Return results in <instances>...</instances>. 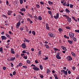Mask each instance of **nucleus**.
Returning <instances> with one entry per match:
<instances>
[{
	"mask_svg": "<svg viewBox=\"0 0 79 79\" xmlns=\"http://www.w3.org/2000/svg\"><path fill=\"white\" fill-rule=\"evenodd\" d=\"M63 16L64 17H65L67 19H68V18L69 17V16L67 15H63Z\"/></svg>",
	"mask_w": 79,
	"mask_h": 79,
	"instance_id": "24",
	"label": "nucleus"
},
{
	"mask_svg": "<svg viewBox=\"0 0 79 79\" xmlns=\"http://www.w3.org/2000/svg\"><path fill=\"white\" fill-rule=\"evenodd\" d=\"M32 33L34 35H35V32L34 31H32Z\"/></svg>",
	"mask_w": 79,
	"mask_h": 79,
	"instance_id": "32",
	"label": "nucleus"
},
{
	"mask_svg": "<svg viewBox=\"0 0 79 79\" xmlns=\"http://www.w3.org/2000/svg\"><path fill=\"white\" fill-rule=\"evenodd\" d=\"M72 39L75 42H76V41H77V39H76V38L75 37H73V38H72Z\"/></svg>",
	"mask_w": 79,
	"mask_h": 79,
	"instance_id": "23",
	"label": "nucleus"
},
{
	"mask_svg": "<svg viewBox=\"0 0 79 79\" xmlns=\"http://www.w3.org/2000/svg\"><path fill=\"white\" fill-rule=\"evenodd\" d=\"M23 58L24 59H25V60L27 59V56H23Z\"/></svg>",
	"mask_w": 79,
	"mask_h": 79,
	"instance_id": "40",
	"label": "nucleus"
},
{
	"mask_svg": "<svg viewBox=\"0 0 79 79\" xmlns=\"http://www.w3.org/2000/svg\"><path fill=\"white\" fill-rule=\"evenodd\" d=\"M39 76H40V77L41 78V79H42L44 78V76L41 74H40Z\"/></svg>",
	"mask_w": 79,
	"mask_h": 79,
	"instance_id": "28",
	"label": "nucleus"
},
{
	"mask_svg": "<svg viewBox=\"0 0 79 79\" xmlns=\"http://www.w3.org/2000/svg\"><path fill=\"white\" fill-rule=\"evenodd\" d=\"M2 51H3V48L1 47L0 48V52H2Z\"/></svg>",
	"mask_w": 79,
	"mask_h": 79,
	"instance_id": "44",
	"label": "nucleus"
},
{
	"mask_svg": "<svg viewBox=\"0 0 79 79\" xmlns=\"http://www.w3.org/2000/svg\"><path fill=\"white\" fill-rule=\"evenodd\" d=\"M48 13H49V15H51L52 14V11H50V10H48Z\"/></svg>",
	"mask_w": 79,
	"mask_h": 79,
	"instance_id": "39",
	"label": "nucleus"
},
{
	"mask_svg": "<svg viewBox=\"0 0 79 79\" xmlns=\"http://www.w3.org/2000/svg\"><path fill=\"white\" fill-rule=\"evenodd\" d=\"M24 40L25 41V42H28V43H29L30 41H29V40H27V39H24Z\"/></svg>",
	"mask_w": 79,
	"mask_h": 79,
	"instance_id": "27",
	"label": "nucleus"
},
{
	"mask_svg": "<svg viewBox=\"0 0 79 79\" xmlns=\"http://www.w3.org/2000/svg\"><path fill=\"white\" fill-rule=\"evenodd\" d=\"M46 28L47 30H49V29H50V27H49L48 26L46 27Z\"/></svg>",
	"mask_w": 79,
	"mask_h": 79,
	"instance_id": "45",
	"label": "nucleus"
},
{
	"mask_svg": "<svg viewBox=\"0 0 79 79\" xmlns=\"http://www.w3.org/2000/svg\"><path fill=\"white\" fill-rule=\"evenodd\" d=\"M53 50H55V51H60V49H58L56 48H53Z\"/></svg>",
	"mask_w": 79,
	"mask_h": 79,
	"instance_id": "20",
	"label": "nucleus"
},
{
	"mask_svg": "<svg viewBox=\"0 0 79 79\" xmlns=\"http://www.w3.org/2000/svg\"><path fill=\"white\" fill-rule=\"evenodd\" d=\"M66 6H69V2L67 3V4H66Z\"/></svg>",
	"mask_w": 79,
	"mask_h": 79,
	"instance_id": "43",
	"label": "nucleus"
},
{
	"mask_svg": "<svg viewBox=\"0 0 79 79\" xmlns=\"http://www.w3.org/2000/svg\"><path fill=\"white\" fill-rule=\"evenodd\" d=\"M23 67L24 68V69H27V67L26 66H23Z\"/></svg>",
	"mask_w": 79,
	"mask_h": 79,
	"instance_id": "41",
	"label": "nucleus"
},
{
	"mask_svg": "<svg viewBox=\"0 0 79 79\" xmlns=\"http://www.w3.org/2000/svg\"><path fill=\"white\" fill-rule=\"evenodd\" d=\"M70 8H73V5L72 4H70Z\"/></svg>",
	"mask_w": 79,
	"mask_h": 79,
	"instance_id": "52",
	"label": "nucleus"
},
{
	"mask_svg": "<svg viewBox=\"0 0 79 79\" xmlns=\"http://www.w3.org/2000/svg\"><path fill=\"white\" fill-rule=\"evenodd\" d=\"M66 28L67 29H71V27H66Z\"/></svg>",
	"mask_w": 79,
	"mask_h": 79,
	"instance_id": "42",
	"label": "nucleus"
},
{
	"mask_svg": "<svg viewBox=\"0 0 79 79\" xmlns=\"http://www.w3.org/2000/svg\"><path fill=\"white\" fill-rule=\"evenodd\" d=\"M68 61H71V60H73V58H72V57L71 56H68Z\"/></svg>",
	"mask_w": 79,
	"mask_h": 79,
	"instance_id": "12",
	"label": "nucleus"
},
{
	"mask_svg": "<svg viewBox=\"0 0 79 79\" xmlns=\"http://www.w3.org/2000/svg\"><path fill=\"white\" fill-rule=\"evenodd\" d=\"M39 20H40V21L42 20V18L41 16H39L38 17V19Z\"/></svg>",
	"mask_w": 79,
	"mask_h": 79,
	"instance_id": "26",
	"label": "nucleus"
},
{
	"mask_svg": "<svg viewBox=\"0 0 79 79\" xmlns=\"http://www.w3.org/2000/svg\"><path fill=\"white\" fill-rule=\"evenodd\" d=\"M61 73H63L65 75H68V72L67 71H65L64 70H61Z\"/></svg>",
	"mask_w": 79,
	"mask_h": 79,
	"instance_id": "4",
	"label": "nucleus"
},
{
	"mask_svg": "<svg viewBox=\"0 0 79 79\" xmlns=\"http://www.w3.org/2000/svg\"><path fill=\"white\" fill-rule=\"evenodd\" d=\"M10 52L11 53H12V54H15V50L13 48H12L11 49Z\"/></svg>",
	"mask_w": 79,
	"mask_h": 79,
	"instance_id": "10",
	"label": "nucleus"
},
{
	"mask_svg": "<svg viewBox=\"0 0 79 79\" xmlns=\"http://www.w3.org/2000/svg\"><path fill=\"white\" fill-rule=\"evenodd\" d=\"M40 68L41 70H42V69H43V66L42 65H40Z\"/></svg>",
	"mask_w": 79,
	"mask_h": 79,
	"instance_id": "29",
	"label": "nucleus"
},
{
	"mask_svg": "<svg viewBox=\"0 0 79 79\" xmlns=\"http://www.w3.org/2000/svg\"><path fill=\"white\" fill-rule=\"evenodd\" d=\"M13 13V12L11 10H8L7 12V15L10 16L11 15V13Z\"/></svg>",
	"mask_w": 79,
	"mask_h": 79,
	"instance_id": "9",
	"label": "nucleus"
},
{
	"mask_svg": "<svg viewBox=\"0 0 79 79\" xmlns=\"http://www.w3.org/2000/svg\"><path fill=\"white\" fill-rule=\"evenodd\" d=\"M21 25V21L19 20V22L17 23L16 26H20Z\"/></svg>",
	"mask_w": 79,
	"mask_h": 79,
	"instance_id": "11",
	"label": "nucleus"
},
{
	"mask_svg": "<svg viewBox=\"0 0 79 79\" xmlns=\"http://www.w3.org/2000/svg\"><path fill=\"white\" fill-rule=\"evenodd\" d=\"M48 35L50 37H55V35L52 32H49Z\"/></svg>",
	"mask_w": 79,
	"mask_h": 79,
	"instance_id": "1",
	"label": "nucleus"
},
{
	"mask_svg": "<svg viewBox=\"0 0 79 79\" xmlns=\"http://www.w3.org/2000/svg\"><path fill=\"white\" fill-rule=\"evenodd\" d=\"M54 17L56 19H58L59 18V13H57L56 15L54 16Z\"/></svg>",
	"mask_w": 79,
	"mask_h": 79,
	"instance_id": "6",
	"label": "nucleus"
},
{
	"mask_svg": "<svg viewBox=\"0 0 79 79\" xmlns=\"http://www.w3.org/2000/svg\"><path fill=\"white\" fill-rule=\"evenodd\" d=\"M19 66H23V64L22 63L20 62L19 64Z\"/></svg>",
	"mask_w": 79,
	"mask_h": 79,
	"instance_id": "34",
	"label": "nucleus"
},
{
	"mask_svg": "<svg viewBox=\"0 0 79 79\" xmlns=\"http://www.w3.org/2000/svg\"><path fill=\"white\" fill-rule=\"evenodd\" d=\"M13 75H15V74H16V72H15V71H14L13 72Z\"/></svg>",
	"mask_w": 79,
	"mask_h": 79,
	"instance_id": "56",
	"label": "nucleus"
},
{
	"mask_svg": "<svg viewBox=\"0 0 79 79\" xmlns=\"http://www.w3.org/2000/svg\"><path fill=\"white\" fill-rule=\"evenodd\" d=\"M67 21L69 23H71V18L69 17L68 18H67Z\"/></svg>",
	"mask_w": 79,
	"mask_h": 79,
	"instance_id": "14",
	"label": "nucleus"
},
{
	"mask_svg": "<svg viewBox=\"0 0 79 79\" xmlns=\"http://www.w3.org/2000/svg\"><path fill=\"white\" fill-rule=\"evenodd\" d=\"M61 48L63 49V50H65V51L66 50V48L64 46H61Z\"/></svg>",
	"mask_w": 79,
	"mask_h": 79,
	"instance_id": "16",
	"label": "nucleus"
},
{
	"mask_svg": "<svg viewBox=\"0 0 79 79\" xmlns=\"http://www.w3.org/2000/svg\"><path fill=\"white\" fill-rule=\"evenodd\" d=\"M75 32H78L79 33V30H75Z\"/></svg>",
	"mask_w": 79,
	"mask_h": 79,
	"instance_id": "54",
	"label": "nucleus"
},
{
	"mask_svg": "<svg viewBox=\"0 0 79 79\" xmlns=\"http://www.w3.org/2000/svg\"><path fill=\"white\" fill-rule=\"evenodd\" d=\"M1 38L2 39V40H6V37L5 36H2L1 37Z\"/></svg>",
	"mask_w": 79,
	"mask_h": 79,
	"instance_id": "13",
	"label": "nucleus"
},
{
	"mask_svg": "<svg viewBox=\"0 0 79 79\" xmlns=\"http://www.w3.org/2000/svg\"><path fill=\"white\" fill-rule=\"evenodd\" d=\"M56 57L57 59H59V60L61 59V57L60 56V53H57L56 55Z\"/></svg>",
	"mask_w": 79,
	"mask_h": 79,
	"instance_id": "2",
	"label": "nucleus"
},
{
	"mask_svg": "<svg viewBox=\"0 0 79 79\" xmlns=\"http://www.w3.org/2000/svg\"><path fill=\"white\" fill-rule=\"evenodd\" d=\"M10 64H11V67H13V66H14V65H13V64L11 62L10 63Z\"/></svg>",
	"mask_w": 79,
	"mask_h": 79,
	"instance_id": "51",
	"label": "nucleus"
},
{
	"mask_svg": "<svg viewBox=\"0 0 79 79\" xmlns=\"http://www.w3.org/2000/svg\"><path fill=\"white\" fill-rule=\"evenodd\" d=\"M22 47L23 48H26V44L25 43H23L22 44Z\"/></svg>",
	"mask_w": 79,
	"mask_h": 79,
	"instance_id": "7",
	"label": "nucleus"
},
{
	"mask_svg": "<svg viewBox=\"0 0 79 79\" xmlns=\"http://www.w3.org/2000/svg\"><path fill=\"white\" fill-rule=\"evenodd\" d=\"M48 42H47V41H45V42H44V44H45L46 45H47V44H48Z\"/></svg>",
	"mask_w": 79,
	"mask_h": 79,
	"instance_id": "59",
	"label": "nucleus"
},
{
	"mask_svg": "<svg viewBox=\"0 0 79 79\" xmlns=\"http://www.w3.org/2000/svg\"><path fill=\"white\" fill-rule=\"evenodd\" d=\"M20 4H23V0H19Z\"/></svg>",
	"mask_w": 79,
	"mask_h": 79,
	"instance_id": "37",
	"label": "nucleus"
},
{
	"mask_svg": "<svg viewBox=\"0 0 79 79\" xmlns=\"http://www.w3.org/2000/svg\"><path fill=\"white\" fill-rule=\"evenodd\" d=\"M15 56L16 58H18L19 57V55L18 54H17Z\"/></svg>",
	"mask_w": 79,
	"mask_h": 79,
	"instance_id": "53",
	"label": "nucleus"
},
{
	"mask_svg": "<svg viewBox=\"0 0 79 79\" xmlns=\"http://www.w3.org/2000/svg\"><path fill=\"white\" fill-rule=\"evenodd\" d=\"M27 63L28 64H30L31 63V61L28 60H27Z\"/></svg>",
	"mask_w": 79,
	"mask_h": 79,
	"instance_id": "31",
	"label": "nucleus"
},
{
	"mask_svg": "<svg viewBox=\"0 0 79 79\" xmlns=\"http://www.w3.org/2000/svg\"><path fill=\"white\" fill-rule=\"evenodd\" d=\"M2 69L4 71H5L6 69V68L5 67H3Z\"/></svg>",
	"mask_w": 79,
	"mask_h": 79,
	"instance_id": "49",
	"label": "nucleus"
},
{
	"mask_svg": "<svg viewBox=\"0 0 79 79\" xmlns=\"http://www.w3.org/2000/svg\"><path fill=\"white\" fill-rule=\"evenodd\" d=\"M36 6L37 8H40V6L39 4H36Z\"/></svg>",
	"mask_w": 79,
	"mask_h": 79,
	"instance_id": "36",
	"label": "nucleus"
},
{
	"mask_svg": "<svg viewBox=\"0 0 79 79\" xmlns=\"http://www.w3.org/2000/svg\"><path fill=\"white\" fill-rule=\"evenodd\" d=\"M21 11H24V12H25L26 11V9L25 8H22V9H21L20 10Z\"/></svg>",
	"mask_w": 79,
	"mask_h": 79,
	"instance_id": "17",
	"label": "nucleus"
},
{
	"mask_svg": "<svg viewBox=\"0 0 79 79\" xmlns=\"http://www.w3.org/2000/svg\"><path fill=\"white\" fill-rule=\"evenodd\" d=\"M22 53L23 54L24 53H27V52H26L25 50H23L22 51Z\"/></svg>",
	"mask_w": 79,
	"mask_h": 79,
	"instance_id": "46",
	"label": "nucleus"
},
{
	"mask_svg": "<svg viewBox=\"0 0 79 79\" xmlns=\"http://www.w3.org/2000/svg\"><path fill=\"white\" fill-rule=\"evenodd\" d=\"M71 54L73 56H76V54H75V53H74L72 52L71 53Z\"/></svg>",
	"mask_w": 79,
	"mask_h": 79,
	"instance_id": "33",
	"label": "nucleus"
},
{
	"mask_svg": "<svg viewBox=\"0 0 79 79\" xmlns=\"http://www.w3.org/2000/svg\"><path fill=\"white\" fill-rule=\"evenodd\" d=\"M65 11L67 13H70V11L69 10L68 8L66 9Z\"/></svg>",
	"mask_w": 79,
	"mask_h": 79,
	"instance_id": "21",
	"label": "nucleus"
},
{
	"mask_svg": "<svg viewBox=\"0 0 79 79\" xmlns=\"http://www.w3.org/2000/svg\"><path fill=\"white\" fill-rule=\"evenodd\" d=\"M51 72V70H50V69H48L47 71V74H50V73Z\"/></svg>",
	"mask_w": 79,
	"mask_h": 79,
	"instance_id": "15",
	"label": "nucleus"
},
{
	"mask_svg": "<svg viewBox=\"0 0 79 79\" xmlns=\"http://www.w3.org/2000/svg\"><path fill=\"white\" fill-rule=\"evenodd\" d=\"M55 79H58V77H57V76H56L55 77Z\"/></svg>",
	"mask_w": 79,
	"mask_h": 79,
	"instance_id": "63",
	"label": "nucleus"
},
{
	"mask_svg": "<svg viewBox=\"0 0 79 79\" xmlns=\"http://www.w3.org/2000/svg\"><path fill=\"white\" fill-rule=\"evenodd\" d=\"M45 57H46L45 58H43L44 60H48V57L46 56Z\"/></svg>",
	"mask_w": 79,
	"mask_h": 79,
	"instance_id": "35",
	"label": "nucleus"
},
{
	"mask_svg": "<svg viewBox=\"0 0 79 79\" xmlns=\"http://www.w3.org/2000/svg\"><path fill=\"white\" fill-rule=\"evenodd\" d=\"M24 55H25V54H24V53H22L21 54V56H24Z\"/></svg>",
	"mask_w": 79,
	"mask_h": 79,
	"instance_id": "62",
	"label": "nucleus"
},
{
	"mask_svg": "<svg viewBox=\"0 0 79 79\" xmlns=\"http://www.w3.org/2000/svg\"><path fill=\"white\" fill-rule=\"evenodd\" d=\"M6 5L7 6H8L9 5V2H8V1H6Z\"/></svg>",
	"mask_w": 79,
	"mask_h": 79,
	"instance_id": "38",
	"label": "nucleus"
},
{
	"mask_svg": "<svg viewBox=\"0 0 79 79\" xmlns=\"http://www.w3.org/2000/svg\"><path fill=\"white\" fill-rule=\"evenodd\" d=\"M58 31L60 32H63V30L61 28H59L58 29Z\"/></svg>",
	"mask_w": 79,
	"mask_h": 79,
	"instance_id": "25",
	"label": "nucleus"
},
{
	"mask_svg": "<svg viewBox=\"0 0 79 79\" xmlns=\"http://www.w3.org/2000/svg\"><path fill=\"white\" fill-rule=\"evenodd\" d=\"M32 69H34L35 71H39V70H40V69L37 67H33Z\"/></svg>",
	"mask_w": 79,
	"mask_h": 79,
	"instance_id": "5",
	"label": "nucleus"
},
{
	"mask_svg": "<svg viewBox=\"0 0 79 79\" xmlns=\"http://www.w3.org/2000/svg\"><path fill=\"white\" fill-rule=\"evenodd\" d=\"M69 35L70 37H71V38H73V37L74 36V34L72 32L69 33Z\"/></svg>",
	"mask_w": 79,
	"mask_h": 79,
	"instance_id": "3",
	"label": "nucleus"
},
{
	"mask_svg": "<svg viewBox=\"0 0 79 79\" xmlns=\"http://www.w3.org/2000/svg\"><path fill=\"white\" fill-rule=\"evenodd\" d=\"M15 59H16V57H12L10 58V61H15Z\"/></svg>",
	"mask_w": 79,
	"mask_h": 79,
	"instance_id": "8",
	"label": "nucleus"
},
{
	"mask_svg": "<svg viewBox=\"0 0 79 79\" xmlns=\"http://www.w3.org/2000/svg\"><path fill=\"white\" fill-rule=\"evenodd\" d=\"M9 33L10 34H11V35H13V33H12V32H11V31H9Z\"/></svg>",
	"mask_w": 79,
	"mask_h": 79,
	"instance_id": "55",
	"label": "nucleus"
},
{
	"mask_svg": "<svg viewBox=\"0 0 79 79\" xmlns=\"http://www.w3.org/2000/svg\"><path fill=\"white\" fill-rule=\"evenodd\" d=\"M48 3L49 5H52V4H53V2H51L50 1H49L48 2Z\"/></svg>",
	"mask_w": 79,
	"mask_h": 79,
	"instance_id": "30",
	"label": "nucleus"
},
{
	"mask_svg": "<svg viewBox=\"0 0 79 79\" xmlns=\"http://www.w3.org/2000/svg\"><path fill=\"white\" fill-rule=\"evenodd\" d=\"M76 79H79V75L78 76H77Z\"/></svg>",
	"mask_w": 79,
	"mask_h": 79,
	"instance_id": "64",
	"label": "nucleus"
},
{
	"mask_svg": "<svg viewBox=\"0 0 79 79\" xmlns=\"http://www.w3.org/2000/svg\"><path fill=\"white\" fill-rule=\"evenodd\" d=\"M40 3L41 5H44V3L42 1L40 2Z\"/></svg>",
	"mask_w": 79,
	"mask_h": 79,
	"instance_id": "48",
	"label": "nucleus"
},
{
	"mask_svg": "<svg viewBox=\"0 0 79 79\" xmlns=\"http://www.w3.org/2000/svg\"><path fill=\"white\" fill-rule=\"evenodd\" d=\"M28 16H29V17H30V18H33V16H32V15H31L30 14L28 13Z\"/></svg>",
	"mask_w": 79,
	"mask_h": 79,
	"instance_id": "18",
	"label": "nucleus"
},
{
	"mask_svg": "<svg viewBox=\"0 0 79 79\" xmlns=\"http://www.w3.org/2000/svg\"><path fill=\"white\" fill-rule=\"evenodd\" d=\"M34 18L35 19H38V17H37V16H34Z\"/></svg>",
	"mask_w": 79,
	"mask_h": 79,
	"instance_id": "47",
	"label": "nucleus"
},
{
	"mask_svg": "<svg viewBox=\"0 0 79 79\" xmlns=\"http://www.w3.org/2000/svg\"><path fill=\"white\" fill-rule=\"evenodd\" d=\"M68 41L69 43L70 44H73V41L71 40H68Z\"/></svg>",
	"mask_w": 79,
	"mask_h": 79,
	"instance_id": "22",
	"label": "nucleus"
},
{
	"mask_svg": "<svg viewBox=\"0 0 79 79\" xmlns=\"http://www.w3.org/2000/svg\"><path fill=\"white\" fill-rule=\"evenodd\" d=\"M44 46H45L46 48H47L48 49H49V46L48 45L45 44H44Z\"/></svg>",
	"mask_w": 79,
	"mask_h": 79,
	"instance_id": "19",
	"label": "nucleus"
},
{
	"mask_svg": "<svg viewBox=\"0 0 79 79\" xmlns=\"http://www.w3.org/2000/svg\"><path fill=\"white\" fill-rule=\"evenodd\" d=\"M30 22V24H32L33 23V22H32V20H31L29 21Z\"/></svg>",
	"mask_w": 79,
	"mask_h": 79,
	"instance_id": "60",
	"label": "nucleus"
},
{
	"mask_svg": "<svg viewBox=\"0 0 79 79\" xmlns=\"http://www.w3.org/2000/svg\"><path fill=\"white\" fill-rule=\"evenodd\" d=\"M66 2H64V3H63V5H64V6H66Z\"/></svg>",
	"mask_w": 79,
	"mask_h": 79,
	"instance_id": "61",
	"label": "nucleus"
},
{
	"mask_svg": "<svg viewBox=\"0 0 79 79\" xmlns=\"http://www.w3.org/2000/svg\"><path fill=\"white\" fill-rule=\"evenodd\" d=\"M20 29L21 31H23V30H24V28L23 27H20Z\"/></svg>",
	"mask_w": 79,
	"mask_h": 79,
	"instance_id": "58",
	"label": "nucleus"
},
{
	"mask_svg": "<svg viewBox=\"0 0 79 79\" xmlns=\"http://www.w3.org/2000/svg\"><path fill=\"white\" fill-rule=\"evenodd\" d=\"M35 62L36 64H38V63H39V62H38V60H35Z\"/></svg>",
	"mask_w": 79,
	"mask_h": 79,
	"instance_id": "50",
	"label": "nucleus"
},
{
	"mask_svg": "<svg viewBox=\"0 0 79 79\" xmlns=\"http://www.w3.org/2000/svg\"><path fill=\"white\" fill-rule=\"evenodd\" d=\"M72 18L74 20H75V17L73 16H72Z\"/></svg>",
	"mask_w": 79,
	"mask_h": 79,
	"instance_id": "57",
	"label": "nucleus"
}]
</instances>
